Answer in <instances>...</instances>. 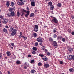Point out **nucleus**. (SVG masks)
<instances>
[{
    "mask_svg": "<svg viewBox=\"0 0 74 74\" xmlns=\"http://www.w3.org/2000/svg\"><path fill=\"white\" fill-rule=\"evenodd\" d=\"M16 32H17V30L15 29L11 28L9 29V32L11 33V36H14L16 34Z\"/></svg>",
    "mask_w": 74,
    "mask_h": 74,
    "instance_id": "1",
    "label": "nucleus"
},
{
    "mask_svg": "<svg viewBox=\"0 0 74 74\" xmlns=\"http://www.w3.org/2000/svg\"><path fill=\"white\" fill-rule=\"evenodd\" d=\"M68 59L69 60H74V56L70 55L68 56Z\"/></svg>",
    "mask_w": 74,
    "mask_h": 74,
    "instance_id": "2",
    "label": "nucleus"
},
{
    "mask_svg": "<svg viewBox=\"0 0 74 74\" xmlns=\"http://www.w3.org/2000/svg\"><path fill=\"white\" fill-rule=\"evenodd\" d=\"M53 45L54 46L55 48H57L58 47V44L56 42L54 41L53 42Z\"/></svg>",
    "mask_w": 74,
    "mask_h": 74,
    "instance_id": "3",
    "label": "nucleus"
},
{
    "mask_svg": "<svg viewBox=\"0 0 74 74\" xmlns=\"http://www.w3.org/2000/svg\"><path fill=\"white\" fill-rule=\"evenodd\" d=\"M51 17H52L53 18H53L52 20L53 22H54L55 23H58V21L56 19V18L54 17H53L52 16H51Z\"/></svg>",
    "mask_w": 74,
    "mask_h": 74,
    "instance_id": "4",
    "label": "nucleus"
},
{
    "mask_svg": "<svg viewBox=\"0 0 74 74\" xmlns=\"http://www.w3.org/2000/svg\"><path fill=\"white\" fill-rule=\"evenodd\" d=\"M8 22V19H3L2 21L3 23L5 24L7 23Z\"/></svg>",
    "mask_w": 74,
    "mask_h": 74,
    "instance_id": "5",
    "label": "nucleus"
},
{
    "mask_svg": "<svg viewBox=\"0 0 74 74\" xmlns=\"http://www.w3.org/2000/svg\"><path fill=\"white\" fill-rule=\"evenodd\" d=\"M37 40L39 42H42V40L41 38H38L37 39Z\"/></svg>",
    "mask_w": 74,
    "mask_h": 74,
    "instance_id": "6",
    "label": "nucleus"
},
{
    "mask_svg": "<svg viewBox=\"0 0 74 74\" xmlns=\"http://www.w3.org/2000/svg\"><path fill=\"white\" fill-rule=\"evenodd\" d=\"M17 4L18 5H24V3L22 2H17Z\"/></svg>",
    "mask_w": 74,
    "mask_h": 74,
    "instance_id": "7",
    "label": "nucleus"
},
{
    "mask_svg": "<svg viewBox=\"0 0 74 74\" xmlns=\"http://www.w3.org/2000/svg\"><path fill=\"white\" fill-rule=\"evenodd\" d=\"M44 66L45 68H48V67H49V64H44Z\"/></svg>",
    "mask_w": 74,
    "mask_h": 74,
    "instance_id": "8",
    "label": "nucleus"
},
{
    "mask_svg": "<svg viewBox=\"0 0 74 74\" xmlns=\"http://www.w3.org/2000/svg\"><path fill=\"white\" fill-rule=\"evenodd\" d=\"M31 5L32 6L34 7V6H35V2H32Z\"/></svg>",
    "mask_w": 74,
    "mask_h": 74,
    "instance_id": "9",
    "label": "nucleus"
},
{
    "mask_svg": "<svg viewBox=\"0 0 74 74\" xmlns=\"http://www.w3.org/2000/svg\"><path fill=\"white\" fill-rule=\"evenodd\" d=\"M6 5H7L8 7H9V6L10 5V3H9V1H8L6 2Z\"/></svg>",
    "mask_w": 74,
    "mask_h": 74,
    "instance_id": "10",
    "label": "nucleus"
},
{
    "mask_svg": "<svg viewBox=\"0 0 74 74\" xmlns=\"http://www.w3.org/2000/svg\"><path fill=\"white\" fill-rule=\"evenodd\" d=\"M34 16V13H32L30 14V16L31 18H32Z\"/></svg>",
    "mask_w": 74,
    "mask_h": 74,
    "instance_id": "11",
    "label": "nucleus"
},
{
    "mask_svg": "<svg viewBox=\"0 0 74 74\" xmlns=\"http://www.w3.org/2000/svg\"><path fill=\"white\" fill-rule=\"evenodd\" d=\"M10 13L11 14V16H15V13L13 11V12H12Z\"/></svg>",
    "mask_w": 74,
    "mask_h": 74,
    "instance_id": "12",
    "label": "nucleus"
},
{
    "mask_svg": "<svg viewBox=\"0 0 74 74\" xmlns=\"http://www.w3.org/2000/svg\"><path fill=\"white\" fill-rule=\"evenodd\" d=\"M39 56H40L41 57H42V58H43L44 57L46 58V56H44L43 54H39Z\"/></svg>",
    "mask_w": 74,
    "mask_h": 74,
    "instance_id": "13",
    "label": "nucleus"
},
{
    "mask_svg": "<svg viewBox=\"0 0 74 74\" xmlns=\"http://www.w3.org/2000/svg\"><path fill=\"white\" fill-rule=\"evenodd\" d=\"M3 30L4 33H7V30L6 29L4 28Z\"/></svg>",
    "mask_w": 74,
    "mask_h": 74,
    "instance_id": "14",
    "label": "nucleus"
},
{
    "mask_svg": "<svg viewBox=\"0 0 74 74\" xmlns=\"http://www.w3.org/2000/svg\"><path fill=\"white\" fill-rule=\"evenodd\" d=\"M7 55L8 56H9L11 55V53L10 52V51H8L6 53Z\"/></svg>",
    "mask_w": 74,
    "mask_h": 74,
    "instance_id": "15",
    "label": "nucleus"
},
{
    "mask_svg": "<svg viewBox=\"0 0 74 74\" xmlns=\"http://www.w3.org/2000/svg\"><path fill=\"white\" fill-rule=\"evenodd\" d=\"M53 8H54V7H53V5H51V6L50 7V9L51 10H53Z\"/></svg>",
    "mask_w": 74,
    "mask_h": 74,
    "instance_id": "16",
    "label": "nucleus"
},
{
    "mask_svg": "<svg viewBox=\"0 0 74 74\" xmlns=\"http://www.w3.org/2000/svg\"><path fill=\"white\" fill-rule=\"evenodd\" d=\"M42 59L46 62H47V61H48V59L46 58H45L44 57L43 58H42Z\"/></svg>",
    "mask_w": 74,
    "mask_h": 74,
    "instance_id": "17",
    "label": "nucleus"
},
{
    "mask_svg": "<svg viewBox=\"0 0 74 74\" xmlns=\"http://www.w3.org/2000/svg\"><path fill=\"white\" fill-rule=\"evenodd\" d=\"M73 48L70 47L69 49H68V50L69 52H72L73 51Z\"/></svg>",
    "mask_w": 74,
    "mask_h": 74,
    "instance_id": "18",
    "label": "nucleus"
},
{
    "mask_svg": "<svg viewBox=\"0 0 74 74\" xmlns=\"http://www.w3.org/2000/svg\"><path fill=\"white\" fill-rule=\"evenodd\" d=\"M34 31H35V32H38V28H35L34 29Z\"/></svg>",
    "mask_w": 74,
    "mask_h": 74,
    "instance_id": "19",
    "label": "nucleus"
},
{
    "mask_svg": "<svg viewBox=\"0 0 74 74\" xmlns=\"http://www.w3.org/2000/svg\"><path fill=\"white\" fill-rule=\"evenodd\" d=\"M16 63L17 64H21V61L18 60L16 61Z\"/></svg>",
    "mask_w": 74,
    "mask_h": 74,
    "instance_id": "20",
    "label": "nucleus"
},
{
    "mask_svg": "<svg viewBox=\"0 0 74 74\" xmlns=\"http://www.w3.org/2000/svg\"><path fill=\"white\" fill-rule=\"evenodd\" d=\"M52 3L51 2H49L48 3L49 5H50V6H52Z\"/></svg>",
    "mask_w": 74,
    "mask_h": 74,
    "instance_id": "21",
    "label": "nucleus"
},
{
    "mask_svg": "<svg viewBox=\"0 0 74 74\" xmlns=\"http://www.w3.org/2000/svg\"><path fill=\"white\" fill-rule=\"evenodd\" d=\"M31 73L32 74H34V73H36V71L35 70H32L31 71Z\"/></svg>",
    "mask_w": 74,
    "mask_h": 74,
    "instance_id": "22",
    "label": "nucleus"
},
{
    "mask_svg": "<svg viewBox=\"0 0 74 74\" xmlns=\"http://www.w3.org/2000/svg\"><path fill=\"white\" fill-rule=\"evenodd\" d=\"M33 50H34V51H36L37 50V48L36 47H34L32 48Z\"/></svg>",
    "mask_w": 74,
    "mask_h": 74,
    "instance_id": "23",
    "label": "nucleus"
},
{
    "mask_svg": "<svg viewBox=\"0 0 74 74\" xmlns=\"http://www.w3.org/2000/svg\"><path fill=\"white\" fill-rule=\"evenodd\" d=\"M57 30V29H56V28H54L53 29V33H56V32Z\"/></svg>",
    "mask_w": 74,
    "mask_h": 74,
    "instance_id": "24",
    "label": "nucleus"
},
{
    "mask_svg": "<svg viewBox=\"0 0 74 74\" xmlns=\"http://www.w3.org/2000/svg\"><path fill=\"white\" fill-rule=\"evenodd\" d=\"M7 15L9 17H10L11 16V13H8Z\"/></svg>",
    "mask_w": 74,
    "mask_h": 74,
    "instance_id": "25",
    "label": "nucleus"
},
{
    "mask_svg": "<svg viewBox=\"0 0 74 74\" xmlns=\"http://www.w3.org/2000/svg\"><path fill=\"white\" fill-rule=\"evenodd\" d=\"M61 4L60 3H58L57 5V6L58 7H61Z\"/></svg>",
    "mask_w": 74,
    "mask_h": 74,
    "instance_id": "26",
    "label": "nucleus"
},
{
    "mask_svg": "<svg viewBox=\"0 0 74 74\" xmlns=\"http://www.w3.org/2000/svg\"><path fill=\"white\" fill-rule=\"evenodd\" d=\"M17 15L18 16V17H19V16L20 15V13H19V12H17Z\"/></svg>",
    "mask_w": 74,
    "mask_h": 74,
    "instance_id": "27",
    "label": "nucleus"
},
{
    "mask_svg": "<svg viewBox=\"0 0 74 74\" xmlns=\"http://www.w3.org/2000/svg\"><path fill=\"white\" fill-rule=\"evenodd\" d=\"M11 5L12 6H14V5H15V3H14L13 2H11Z\"/></svg>",
    "mask_w": 74,
    "mask_h": 74,
    "instance_id": "28",
    "label": "nucleus"
},
{
    "mask_svg": "<svg viewBox=\"0 0 74 74\" xmlns=\"http://www.w3.org/2000/svg\"><path fill=\"white\" fill-rule=\"evenodd\" d=\"M33 35L34 37H37V36L36 33H35Z\"/></svg>",
    "mask_w": 74,
    "mask_h": 74,
    "instance_id": "29",
    "label": "nucleus"
},
{
    "mask_svg": "<svg viewBox=\"0 0 74 74\" xmlns=\"http://www.w3.org/2000/svg\"><path fill=\"white\" fill-rule=\"evenodd\" d=\"M49 40L50 41H53V39L51 38H49Z\"/></svg>",
    "mask_w": 74,
    "mask_h": 74,
    "instance_id": "30",
    "label": "nucleus"
},
{
    "mask_svg": "<svg viewBox=\"0 0 74 74\" xmlns=\"http://www.w3.org/2000/svg\"><path fill=\"white\" fill-rule=\"evenodd\" d=\"M11 8H12V9L13 11H14V10H15L16 9L15 7H14L13 6H12V7H11Z\"/></svg>",
    "mask_w": 74,
    "mask_h": 74,
    "instance_id": "31",
    "label": "nucleus"
},
{
    "mask_svg": "<svg viewBox=\"0 0 74 74\" xmlns=\"http://www.w3.org/2000/svg\"><path fill=\"white\" fill-rule=\"evenodd\" d=\"M38 65L39 66H41L42 65V64L41 62H39L38 63Z\"/></svg>",
    "mask_w": 74,
    "mask_h": 74,
    "instance_id": "32",
    "label": "nucleus"
},
{
    "mask_svg": "<svg viewBox=\"0 0 74 74\" xmlns=\"http://www.w3.org/2000/svg\"><path fill=\"white\" fill-rule=\"evenodd\" d=\"M9 10L10 12H12V11H13L12 8H11V7L9 9Z\"/></svg>",
    "mask_w": 74,
    "mask_h": 74,
    "instance_id": "33",
    "label": "nucleus"
},
{
    "mask_svg": "<svg viewBox=\"0 0 74 74\" xmlns=\"http://www.w3.org/2000/svg\"><path fill=\"white\" fill-rule=\"evenodd\" d=\"M56 37H57V35L56 34H54L53 36V37L54 38H56Z\"/></svg>",
    "mask_w": 74,
    "mask_h": 74,
    "instance_id": "34",
    "label": "nucleus"
},
{
    "mask_svg": "<svg viewBox=\"0 0 74 74\" xmlns=\"http://www.w3.org/2000/svg\"><path fill=\"white\" fill-rule=\"evenodd\" d=\"M41 46H42L41 47L42 49L43 50H44L45 49V46H42V45H41Z\"/></svg>",
    "mask_w": 74,
    "mask_h": 74,
    "instance_id": "35",
    "label": "nucleus"
},
{
    "mask_svg": "<svg viewBox=\"0 0 74 74\" xmlns=\"http://www.w3.org/2000/svg\"><path fill=\"white\" fill-rule=\"evenodd\" d=\"M62 41L63 42H65V41H66V39H65V38H62Z\"/></svg>",
    "mask_w": 74,
    "mask_h": 74,
    "instance_id": "36",
    "label": "nucleus"
},
{
    "mask_svg": "<svg viewBox=\"0 0 74 74\" xmlns=\"http://www.w3.org/2000/svg\"><path fill=\"white\" fill-rule=\"evenodd\" d=\"M35 28L38 29V26L37 25H35Z\"/></svg>",
    "mask_w": 74,
    "mask_h": 74,
    "instance_id": "37",
    "label": "nucleus"
},
{
    "mask_svg": "<svg viewBox=\"0 0 74 74\" xmlns=\"http://www.w3.org/2000/svg\"><path fill=\"white\" fill-rule=\"evenodd\" d=\"M69 70L70 72H72L73 71V69L71 68V69H69Z\"/></svg>",
    "mask_w": 74,
    "mask_h": 74,
    "instance_id": "38",
    "label": "nucleus"
},
{
    "mask_svg": "<svg viewBox=\"0 0 74 74\" xmlns=\"http://www.w3.org/2000/svg\"><path fill=\"white\" fill-rule=\"evenodd\" d=\"M34 62V60H31L30 63H33Z\"/></svg>",
    "mask_w": 74,
    "mask_h": 74,
    "instance_id": "39",
    "label": "nucleus"
},
{
    "mask_svg": "<svg viewBox=\"0 0 74 74\" xmlns=\"http://www.w3.org/2000/svg\"><path fill=\"white\" fill-rule=\"evenodd\" d=\"M18 36L19 38H21V37H23V36H21V35H19Z\"/></svg>",
    "mask_w": 74,
    "mask_h": 74,
    "instance_id": "40",
    "label": "nucleus"
},
{
    "mask_svg": "<svg viewBox=\"0 0 74 74\" xmlns=\"http://www.w3.org/2000/svg\"><path fill=\"white\" fill-rule=\"evenodd\" d=\"M23 12H26V10H25L24 9H23L22 10Z\"/></svg>",
    "mask_w": 74,
    "mask_h": 74,
    "instance_id": "41",
    "label": "nucleus"
},
{
    "mask_svg": "<svg viewBox=\"0 0 74 74\" xmlns=\"http://www.w3.org/2000/svg\"><path fill=\"white\" fill-rule=\"evenodd\" d=\"M26 12L27 13V15H29V11H27Z\"/></svg>",
    "mask_w": 74,
    "mask_h": 74,
    "instance_id": "42",
    "label": "nucleus"
},
{
    "mask_svg": "<svg viewBox=\"0 0 74 74\" xmlns=\"http://www.w3.org/2000/svg\"><path fill=\"white\" fill-rule=\"evenodd\" d=\"M23 38L24 40H26V39H27V37H24V36H23Z\"/></svg>",
    "mask_w": 74,
    "mask_h": 74,
    "instance_id": "43",
    "label": "nucleus"
},
{
    "mask_svg": "<svg viewBox=\"0 0 74 74\" xmlns=\"http://www.w3.org/2000/svg\"><path fill=\"white\" fill-rule=\"evenodd\" d=\"M2 58V55H1V53H0V59Z\"/></svg>",
    "mask_w": 74,
    "mask_h": 74,
    "instance_id": "44",
    "label": "nucleus"
},
{
    "mask_svg": "<svg viewBox=\"0 0 74 74\" xmlns=\"http://www.w3.org/2000/svg\"><path fill=\"white\" fill-rule=\"evenodd\" d=\"M47 55H48V56H49V55H50V53L49 52H47Z\"/></svg>",
    "mask_w": 74,
    "mask_h": 74,
    "instance_id": "45",
    "label": "nucleus"
},
{
    "mask_svg": "<svg viewBox=\"0 0 74 74\" xmlns=\"http://www.w3.org/2000/svg\"><path fill=\"white\" fill-rule=\"evenodd\" d=\"M35 46H37L38 45V42H36L35 43Z\"/></svg>",
    "mask_w": 74,
    "mask_h": 74,
    "instance_id": "46",
    "label": "nucleus"
},
{
    "mask_svg": "<svg viewBox=\"0 0 74 74\" xmlns=\"http://www.w3.org/2000/svg\"><path fill=\"white\" fill-rule=\"evenodd\" d=\"M0 18H1V19H3V17L2 15H0Z\"/></svg>",
    "mask_w": 74,
    "mask_h": 74,
    "instance_id": "47",
    "label": "nucleus"
},
{
    "mask_svg": "<svg viewBox=\"0 0 74 74\" xmlns=\"http://www.w3.org/2000/svg\"><path fill=\"white\" fill-rule=\"evenodd\" d=\"M24 68L25 69H27V66H24Z\"/></svg>",
    "mask_w": 74,
    "mask_h": 74,
    "instance_id": "48",
    "label": "nucleus"
},
{
    "mask_svg": "<svg viewBox=\"0 0 74 74\" xmlns=\"http://www.w3.org/2000/svg\"><path fill=\"white\" fill-rule=\"evenodd\" d=\"M60 64H63V62H62V61H60Z\"/></svg>",
    "mask_w": 74,
    "mask_h": 74,
    "instance_id": "49",
    "label": "nucleus"
},
{
    "mask_svg": "<svg viewBox=\"0 0 74 74\" xmlns=\"http://www.w3.org/2000/svg\"><path fill=\"white\" fill-rule=\"evenodd\" d=\"M28 56L29 58H30V57H31L32 56L30 54H29L28 55Z\"/></svg>",
    "mask_w": 74,
    "mask_h": 74,
    "instance_id": "50",
    "label": "nucleus"
},
{
    "mask_svg": "<svg viewBox=\"0 0 74 74\" xmlns=\"http://www.w3.org/2000/svg\"><path fill=\"white\" fill-rule=\"evenodd\" d=\"M11 45L12 46H14V44L13 43H11Z\"/></svg>",
    "mask_w": 74,
    "mask_h": 74,
    "instance_id": "51",
    "label": "nucleus"
},
{
    "mask_svg": "<svg viewBox=\"0 0 74 74\" xmlns=\"http://www.w3.org/2000/svg\"><path fill=\"white\" fill-rule=\"evenodd\" d=\"M27 10L28 11H29V7H28V6H27Z\"/></svg>",
    "mask_w": 74,
    "mask_h": 74,
    "instance_id": "52",
    "label": "nucleus"
},
{
    "mask_svg": "<svg viewBox=\"0 0 74 74\" xmlns=\"http://www.w3.org/2000/svg\"><path fill=\"white\" fill-rule=\"evenodd\" d=\"M28 15H29V14H26L25 15V17H27V16H28Z\"/></svg>",
    "mask_w": 74,
    "mask_h": 74,
    "instance_id": "53",
    "label": "nucleus"
},
{
    "mask_svg": "<svg viewBox=\"0 0 74 74\" xmlns=\"http://www.w3.org/2000/svg\"><path fill=\"white\" fill-rule=\"evenodd\" d=\"M59 38L60 40H62V36H59Z\"/></svg>",
    "mask_w": 74,
    "mask_h": 74,
    "instance_id": "54",
    "label": "nucleus"
},
{
    "mask_svg": "<svg viewBox=\"0 0 74 74\" xmlns=\"http://www.w3.org/2000/svg\"><path fill=\"white\" fill-rule=\"evenodd\" d=\"M36 53H35V51H33V52H32V54H33L34 55V54H35Z\"/></svg>",
    "mask_w": 74,
    "mask_h": 74,
    "instance_id": "55",
    "label": "nucleus"
},
{
    "mask_svg": "<svg viewBox=\"0 0 74 74\" xmlns=\"http://www.w3.org/2000/svg\"><path fill=\"white\" fill-rule=\"evenodd\" d=\"M5 27H6V28L7 29H8L9 27H8V26L6 25L5 26Z\"/></svg>",
    "mask_w": 74,
    "mask_h": 74,
    "instance_id": "56",
    "label": "nucleus"
},
{
    "mask_svg": "<svg viewBox=\"0 0 74 74\" xmlns=\"http://www.w3.org/2000/svg\"><path fill=\"white\" fill-rule=\"evenodd\" d=\"M71 34H72V35H74V32H72L71 33Z\"/></svg>",
    "mask_w": 74,
    "mask_h": 74,
    "instance_id": "57",
    "label": "nucleus"
},
{
    "mask_svg": "<svg viewBox=\"0 0 74 74\" xmlns=\"http://www.w3.org/2000/svg\"><path fill=\"white\" fill-rule=\"evenodd\" d=\"M23 3H24L25 2H26V0H23Z\"/></svg>",
    "mask_w": 74,
    "mask_h": 74,
    "instance_id": "58",
    "label": "nucleus"
},
{
    "mask_svg": "<svg viewBox=\"0 0 74 74\" xmlns=\"http://www.w3.org/2000/svg\"><path fill=\"white\" fill-rule=\"evenodd\" d=\"M8 74H11L10 71H8Z\"/></svg>",
    "mask_w": 74,
    "mask_h": 74,
    "instance_id": "59",
    "label": "nucleus"
},
{
    "mask_svg": "<svg viewBox=\"0 0 74 74\" xmlns=\"http://www.w3.org/2000/svg\"><path fill=\"white\" fill-rule=\"evenodd\" d=\"M25 66H27V64H26V62H25Z\"/></svg>",
    "mask_w": 74,
    "mask_h": 74,
    "instance_id": "60",
    "label": "nucleus"
},
{
    "mask_svg": "<svg viewBox=\"0 0 74 74\" xmlns=\"http://www.w3.org/2000/svg\"><path fill=\"white\" fill-rule=\"evenodd\" d=\"M60 39L59 36L57 37V39L59 40Z\"/></svg>",
    "mask_w": 74,
    "mask_h": 74,
    "instance_id": "61",
    "label": "nucleus"
},
{
    "mask_svg": "<svg viewBox=\"0 0 74 74\" xmlns=\"http://www.w3.org/2000/svg\"><path fill=\"white\" fill-rule=\"evenodd\" d=\"M20 34H21V35H22V32H20Z\"/></svg>",
    "mask_w": 74,
    "mask_h": 74,
    "instance_id": "62",
    "label": "nucleus"
},
{
    "mask_svg": "<svg viewBox=\"0 0 74 74\" xmlns=\"http://www.w3.org/2000/svg\"><path fill=\"white\" fill-rule=\"evenodd\" d=\"M39 45H42V43H39Z\"/></svg>",
    "mask_w": 74,
    "mask_h": 74,
    "instance_id": "63",
    "label": "nucleus"
},
{
    "mask_svg": "<svg viewBox=\"0 0 74 74\" xmlns=\"http://www.w3.org/2000/svg\"><path fill=\"white\" fill-rule=\"evenodd\" d=\"M72 19H74V16H72Z\"/></svg>",
    "mask_w": 74,
    "mask_h": 74,
    "instance_id": "64",
    "label": "nucleus"
}]
</instances>
